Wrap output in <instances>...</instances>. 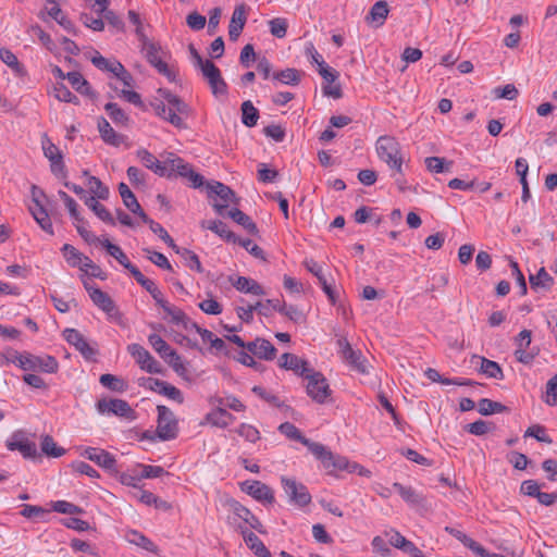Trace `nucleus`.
Instances as JSON below:
<instances>
[{
    "instance_id": "1",
    "label": "nucleus",
    "mask_w": 557,
    "mask_h": 557,
    "mask_svg": "<svg viewBox=\"0 0 557 557\" xmlns=\"http://www.w3.org/2000/svg\"><path fill=\"white\" fill-rule=\"evenodd\" d=\"M278 431L286 437L297 441L305 445L309 451L322 463L327 473L347 470L348 460L339 455L333 454L326 446L305 437L298 428L290 422H284L278 426Z\"/></svg>"
},
{
    "instance_id": "2",
    "label": "nucleus",
    "mask_w": 557,
    "mask_h": 557,
    "mask_svg": "<svg viewBox=\"0 0 557 557\" xmlns=\"http://www.w3.org/2000/svg\"><path fill=\"white\" fill-rule=\"evenodd\" d=\"M157 94L158 97L150 101L154 113L178 129L187 128L185 119L189 116V106L166 88H159Z\"/></svg>"
},
{
    "instance_id": "3",
    "label": "nucleus",
    "mask_w": 557,
    "mask_h": 557,
    "mask_svg": "<svg viewBox=\"0 0 557 557\" xmlns=\"http://www.w3.org/2000/svg\"><path fill=\"white\" fill-rule=\"evenodd\" d=\"M376 152L381 161L385 162L395 174H403L404 157L400 144L392 136H381L376 140Z\"/></svg>"
},
{
    "instance_id": "4",
    "label": "nucleus",
    "mask_w": 557,
    "mask_h": 557,
    "mask_svg": "<svg viewBox=\"0 0 557 557\" xmlns=\"http://www.w3.org/2000/svg\"><path fill=\"white\" fill-rule=\"evenodd\" d=\"M338 354L351 370L361 375L370 374L372 368L367 358L359 349H354L346 337H338L336 341Z\"/></svg>"
},
{
    "instance_id": "5",
    "label": "nucleus",
    "mask_w": 557,
    "mask_h": 557,
    "mask_svg": "<svg viewBox=\"0 0 557 557\" xmlns=\"http://www.w3.org/2000/svg\"><path fill=\"white\" fill-rule=\"evenodd\" d=\"M209 198H218L213 208L219 215L225 216L230 205H238L235 193L226 185L220 182L209 183L207 185Z\"/></svg>"
},
{
    "instance_id": "6",
    "label": "nucleus",
    "mask_w": 557,
    "mask_h": 557,
    "mask_svg": "<svg viewBox=\"0 0 557 557\" xmlns=\"http://www.w3.org/2000/svg\"><path fill=\"white\" fill-rule=\"evenodd\" d=\"M30 193L32 206H29V212L45 232L53 235V226L44 206V200L46 199L44 190L36 185H32Z\"/></svg>"
},
{
    "instance_id": "7",
    "label": "nucleus",
    "mask_w": 557,
    "mask_h": 557,
    "mask_svg": "<svg viewBox=\"0 0 557 557\" xmlns=\"http://www.w3.org/2000/svg\"><path fill=\"white\" fill-rule=\"evenodd\" d=\"M157 411V436L161 441L174 440L178 433V422L175 414L170 408L163 405H159Z\"/></svg>"
},
{
    "instance_id": "8",
    "label": "nucleus",
    "mask_w": 557,
    "mask_h": 557,
    "mask_svg": "<svg viewBox=\"0 0 557 557\" xmlns=\"http://www.w3.org/2000/svg\"><path fill=\"white\" fill-rule=\"evenodd\" d=\"M141 51L145 53L146 60L163 76H165L169 82H175L176 74L175 72L169 67V65L163 61V50L161 46L154 41H150L149 44L141 47Z\"/></svg>"
},
{
    "instance_id": "9",
    "label": "nucleus",
    "mask_w": 557,
    "mask_h": 557,
    "mask_svg": "<svg viewBox=\"0 0 557 557\" xmlns=\"http://www.w3.org/2000/svg\"><path fill=\"white\" fill-rule=\"evenodd\" d=\"M306 380L308 381L306 386L308 396L318 404H325L332 394L325 376L321 372L312 370Z\"/></svg>"
},
{
    "instance_id": "10",
    "label": "nucleus",
    "mask_w": 557,
    "mask_h": 557,
    "mask_svg": "<svg viewBox=\"0 0 557 557\" xmlns=\"http://www.w3.org/2000/svg\"><path fill=\"white\" fill-rule=\"evenodd\" d=\"M5 446L11 451H20L25 459H37L39 457L36 443L30 441L23 430H17L7 440Z\"/></svg>"
},
{
    "instance_id": "11",
    "label": "nucleus",
    "mask_w": 557,
    "mask_h": 557,
    "mask_svg": "<svg viewBox=\"0 0 557 557\" xmlns=\"http://www.w3.org/2000/svg\"><path fill=\"white\" fill-rule=\"evenodd\" d=\"M281 482L289 503L300 508L311 503V495L305 484L286 476H282Z\"/></svg>"
},
{
    "instance_id": "12",
    "label": "nucleus",
    "mask_w": 557,
    "mask_h": 557,
    "mask_svg": "<svg viewBox=\"0 0 557 557\" xmlns=\"http://www.w3.org/2000/svg\"><path fill=\"white\" fill-rule=\"evenodd\" d=\"M20 368L24 371H41L45 373H55L59 369L57 359L52 356H35L24 354V360H20Z\"/></svg>"
},
{
    "instance_id": "13",
    "label": "nucleus",
    "mask_w": 557,
    "mask_h": 557,
    "mask_svg": "<svg viewBox=\"0 0 557 557\" xmlns=\"http://www.w3.org/2000/svg\"><path fill=\"white\" fill-rule=\"evenodd\" d=\"M84 287L88 292V295L94 302L95 306H97L100 310L106 312L109 318H120L121 313L113 301V299L104 292H102L100 288L91 285L89 282L84 281Z\"/></svg>"
},
{
    "instance_id": "14",
    "label": "nucleus",
    "mask_w": 557,
    "mask_h": 557,
    "mask_svg": "<svg viewBox=\"0 0 557 557\" xmlns=\"http://www.w3.org/2000/svg\"><path fill=\"white\" fill-rule=\"evenodd\" d=\"M168 172L171 173V177L175 175H180L182 177L187 178L191 186L197 188L203 184V177L196 173L189 163L185 162L180 157L172 156L166 159Z\"/></svg>"
},
{
    "instance_id": "15",
    "label": "nucleus",
    "mask_w": 557,
    "mask_h": 557,
    "mask_svg": "<svg viewBox=\"0 0 557 557\" xmlns=\"http://www.w3.org/2000/svg\"><path fill=\"white\" fill-rule=\"evenodd\" d=\"M128 352L139 364L140 369L152 374L162 372V366L157 361L151 354L139 344H131Z\"/></svg>"
},
{
    "instance_id": "16",
    "label": "nucleus",
    "mask_w": 557,
    "mask_h": 557,
    "mask_svg": "<svg viewBox=\"0 0 557 557\" xmlns=\"http://www.w3.org/2000/svg\"><path fill=\"white\" fill-rule=\"evenodd\" d=\"M97 411L100 414H114L122 418H134V410L123 399L102 398L97 401Z\"/></svg>"
},
{
    "instance_id": "17",
    "label": "nucleus",
    "mask_w": 557,
    "mask_h": 557,
    "mask_svg": "<svg viewBox=\"0 0 557 557\" xmlns=\"http://www.w3.org/2000/svg\"><path fill=\"white\" fill-rule=\"evenodd\" d=\"M64 339L78 350L86 360H94L98 350L91 346L85 336L76 329H65L63 331Z\"/></svg>"
},
{
    "instance_id": "18",
    "label": "nucleus",
    "mask_w": 557,
    "mask_h": 557,
    "mask_svg": "<svg viewBox=\"0 0 557 557\" xmlns=\"http://www.w3.org/2000/svg\"><path fill=\"white\" fill-rule=\"evenodd\" d=\"M240 488L243 492L263 504L271 505L275 500L273 490L260 481H245L240 484Z\"/></svg>"
},
{
    "instance_id": "19",
    "label": "nucleus",
    "mask_w": 557,
    "mask_h": 557,
    "mask_svg": "<svg viewBox=\"0 0 557 557\" xmlns=\"http://www.w3.org/2000/svg\"><path fill=\"white\" fill-rule=\"evenodd\" d=\"M81 455L90 461H94L99 467L103 468L104 470H114L116 466V460L113 455H111L109 451L97 448V447H86L81 453Z\"/></svg>"
},
{
    "instance_id": "20",
    "label": "nucleus",
    "mask_w": 557,
    "mask_h": 557,
    "mask_svg": "<svg viewBox=\"0 0 557 557\" xmlns=\"http://www.w3.org/2000/svg\"><path fill=\"white\" fill-rule=\"evenodd\" d=\"M278 366L286 370L294 371L297 375L302 377H307L309 373L313 370L308 361L299 358L296 355L285 352L281 356Z\"/></svg>"
},
{
    "instance_id": "21",
    "label": "nucleus",
    "mask_w": 557,
    "mask_h": 557,
    "mask_svg": "<svg viewBox=\"0 0 557 557\" xmlns=\"http://www.w3.org/2000/svg\"><path fill=\"white\" fill-rule=\"evenodd\" d=\"M247 350L259 359L273 360L276 356L274 345L264 338H256L247 343Z\"/></svg>"
},
{
    "instance_id": "22",
    "label": "nucleus",
    "mask_w": 557,
    "mask_h": 557,
    "mask_svg": "<svg viewBox=\"0 0 557 557\" xmlns=\"http://www.w3.org/2000/svg\"><path fill=\"white\" fill-rule=\"evenodd\" d=\"M137 158L141 161V163L153 173L159 176L171 177V173L168 172L166 160L164 162L159 161L151 152L147 149H138Z\"/></svg>"
},
{
    "instance_id": "23",
    "label": "nucleus",
    "mask_w": 557,
    "mask_h": 557,
    "mask_svg": "<svg viewBox=\"0 0 557 557\" xmlns=\"http://www.w3.org/2000/svg\"><path fill=\"white\" fill-rule=\"evenodd\" d=\"M234 420L235 417L232 413H230L226 409L222 407H216L205 416L203 421L200 422V425L210 424L215 428L225 429Z\"/></svg>"
},
{
    "instance_id": "24",
    "label": "nucleus",
    "mask_w": 557,
    "mask_h": 557,
    "mask_svg": "<svg viewBox=\"0 0 557 557\" xmlns=\"http://www.w3.org/2000/svg\"><path fill=\"white\" fill-rule=\"evenodd\" d=\"M97 126L100 137L106 144L119 147L126 143L127 137L116 133L104 117L101 116L98 119Z\"/></svg>"
},
{
    "instance_id": "25",
    "label": "nucleus",
    "mask_w": 557,
    "mask_h": 557,
    "mask_svg": "<svg viewBox=\"0 0 557 557\" xmlns=\"http://www.w3.org/2000/svg\"><path fill=\"white\" fill-rule=\"evenodd\" d=\"M246 21L247 14L245 4L235 7L228 25V36L231 40H237L246 24Z\"/></svg>"
},
{
    "instance_id": "26",
    "label": "nucleus",
    "mask_w": 557,
    "mask_h": 557,
    "mask_svg": "<svg viewBox=\"0 0 557 557\" xmlns=\"http://www.w3.org/2000/svg\"><path fill=\"white\" fill-rule=\"evenodd\" d=\"M42 150L45 157L48 158L51 163L52 173L58 174L59 172H62L64 163L61 151L48 137L42 139Z\"/></svg>"
},
{
    "instance_id": "27",
    "label": "nucleus",
    "mask_w": 557,
    "mask_h": 557,
    "mask_svg": "<svg viewBox=\"0 0 557 557\" xmlns=\"http://www.w3.org/2000/svg\"><path fill=\"white\" fill-rule=\"evenodd\" d=\"M231 508L237 518L242 519L245 523H247L251 529L258 531L259 533H263V525L260 520L245 506L239 504L236 500L231 502Z\"/></svg>"
},
{
    "instance_id": "28",
    "label": "nucleus",
    "mask_w": 557,
    "mask_h": 557,
    "mask_svg": "<svg viewBox=\"0 0 557 557\" xmlns=\"http://www.w3.org/2000/svg\"><path fill=\"white\" fill-rule=\"evenodd\" d=\"M529 282L534 292H548L555 284L554 277L542 267L536 274H530Z\"/></svg>"
},
{
    "instance_id": "29",
    "label": "nucleus",
    "mask_w": 557,
    "mask_h": 557,
    "mask_svg": "<svg viewBox=\"0 0 557 557\" xmlns=\"http://www.w3.org/2000/svg\"><path fill=\"white\" fill-rule=\"evenodd\" d=\"M165 314L170 318L171 323L182 325L185 330H189L191 321L180 308L172 306L166 300L161 305Z\"/></svg>"
},
{
    "instance_id": "30",
    "label": "nucleus",
    "mask_w": 557,
    "mask_h": 557,
    "mask_svg": "<svg viewBox=\"0 0 557 557\" xmlns=\"http://www.w3.org/2000/svg\"><path fill=\"white\" fill-rule=\"evenodd\" d=\"M148 342L151 347L166 361L170 358L178 359L177 352L158 334H150Z\"/></svg>"
},
{
    "instance_id": "31",
    "label": "nucleus",
    "mask_w": 557,
    "mask_h": 557,
    "mask_svg": "<svg viewBox=\"0 0 557 557\" xmlns=\"http://www.w3.org/2000/svg\"><path fill=\"white\" fill-rule=\"evenodd\" d=\"M225 216L231 218L234 222L242 225L249 234L257 235L258 227L257 224L250 219L249 215L244 213L242 210L237 208H232L227 210Z\"/></svg>"
},
{
    "instance_id": "32",
    "label": "nucleus",
    "mask_w": 557,
    "mask_h": 557,
    "mask_svg": "<svg viewBox=\"0 0 557 557\" xmlns=\"http://www.w3.org/2000/svg\"><path fill=\"white\" fill-rule=\"evenodd\" d=\"M388 12L389 10L387 2L384 0H380L372 5L366 20L367 22L374 23L375 26L380 27L384 24L388 15Z\"/></svg>"
},
{
    "instance_id": "33",
    "label": "nucleus",
    "mask_w": 557,
    "mask_h": 557,
    "mask_svg": "<svg viewBox=\"0 0 557 557\" xmlns=\"http://www.w3.org/2000/svg\"><path fill=\"white\" fill-rule=\"evenodd\" d=\"M242 534L248 547L253 550L258 557H272L270 550L265 547L263 542L253 533L247 530H242Z\"/></svg>"
},
{
    "instance_id": "34",
    "label": "nucleus",
    "mask_w": 557,
    "mask_h": 557,
    "mask_svg": "<svg viewBox=\"0 0 557 557\" xmlns=\"http://www.w3.org/2000/svg\"><path fill=\"white\" fill-rule=\"evenodd\" d=\"M233 286L242 293L252 294L256 296L264 295L263 287L249 277L237 276L236 280L233 281Z\"/></svg>"
},
{
    "instance_id": "35",
    "label": "nucleus",
    "mask_w": 557,
    "mask_h": 557,
    "mask_svg": "<svg viewBox=\"0 0 557 557\" xmlns=\"http://www.w3.org/2000/svg\"><path fill=\"white\" fill-rule=\"evenodd\" d=\"M99 244L126 270H129L132 267H134V264L131 263L127 256L120 246L112 244L108 238L99 240Z\"/></svg>"
},
{
    "instance_id": "36",
    "label": "nucleus",
    "mask_w": 557,
    "mask_h": 557,
    "mask_svg": "<svg viewBox=\"0 0 557 557\" xmlns=\"http://www.w3.org/2000/svg\"><path fill=\"white\" fill-rule=\"evenodd\" d=\"M202 227H207L208 230L214 232L216 235H219L227 243H237V235L230 231L227 225L220 220H211L208 221L207 223L203 222Z\"/></svg>"
},
{
    "instance_id": "37",
    "label": "nucleus",
    "mask_w": 557,
    "mask_h": 557,
    "mask_svg": "<svg viewBox=\"0 0 557 557\" xmlns=\"http://www.w3.org/2000/svg\"><path fill=\"white\" fill-rule=\"evenodd\" d=\"M393 488L400 495V497L412 506H419L423 503V496L411 486H405L398 482L393 484Z\"/></svg>"
},
{
    "instance_id": "38",
    "label": "nucleus",
    "mask_w": 557,
    "mask_h": 557,
    "mask_svg": "<svg viewBox=\"0 0 557 557\" xmlns=\"http://www.w3.org/2000/svg\"><path fill=\"white\" fill-rule=\"evenodd\" d=\"M91 63L99 70L104 72H110L114 76L117 74V71H122V63L115 59H107L102 57L99 52L90 59Z\"/></svg>"
},
{
    "instance_id": "39",
    "label": "nucleus",
    "mask_w": 557,
    "mask_h": 557,
    "mask_svg": "<svg viewBox=\"0 0 557 557\" xmlns=\"http://www.w3.org/2000/svg\"><path fill=\"white\" fill-rule=\"evenodd\" d=\"M302 75L304 72L288 67L283 71L275 72L273 74V79L284 85L297 86L300 83Z\"/></svg>"
},
{
    "instance_id": "40",
    "label": "nucleus",
    "mask_w": 557,
    "mask_h": 557,
    "mask_svg": "<svg viewBox=\"0 0 557 557\" xmlns=\"http://www.w3.org/2000/svg\"><path fill=\"white\" fill-rule=\"evenodd\" d=\"M84 175L87 176L86 185L91 195L98 197V199H107L109 197V189L102 184V182L92 175H89L88 171H84Z\"/></svg>"
},
{
    "instance_id": "41",
    "label": "nucleus",
    "mask_w": 557,
    "mask_h": 557,
    "mask_svg": "<svg viewBox=\"0 0 557 557\" xmlns=\"http://www.w3.org/2000/svg\"><path fill=\"white\" fill-rule=\"evenodd\" d=\"M66 79L71 83L73 88L82 95H92L89 83L84 78L79 72H69Z\"/></svg>"
},
{
    "instance_id": "42",
    "label": "nucleus",
    "mask_w": 557,
    "mask_h": 557,
    "mask_svg": "<svg viewBox=\"0 0 557 557\" xmlns=\"http://www.w3.org/2000/svg\"><path fill=\"white\" fill-rule=\"evenodd\" d=\"M259 111L253 107L252 102L247 100L242 103V122L247 127L257 125Z\"/></svg>"
},
{
    "instance_id": "43",
    "label": "nucleus",
    "mask_w": 557,
    "mask_h": 557,
    "mask_svg": "<svg viewBox=\"0 0 557 557\" xmlns=\"http://www.w3.org/2000/svg\"><path fill=\"white\" fill-rule=\"evenodd\" d=\"M481 367L480 371L490 379L503 380L504 373L499 364L493 360L480 357Z\"/></svg>"
},
{
    "instance_id": "44",
    "label": "nucleus",
    "mask_w": 557,
    "mask_h": 557,
    "mask_svg": "<svg viewBox=\"0 0 557 557\" xmlns=\"http://www.w3.org/2000/svg\"><path fill=\"white\" fill-rule=\"evenodd\" d=\"M104 110L110 119L121 126H126L129 122L128 115L117 106L115 102H108L104 106Z\"/></svg>"
},
{
    "instance_id": "45",
    "label": "nucleus",
    "mask_w": 557,
    "mask_h": 557,
    "mask_svg": "<svg viewBox=\"0 0 557 557\" xmlns=\"http://www.w3.org/2000/svg\"><path fill=\"white\" fill-rule=\"evenodd\" d=\"M174 250L185 260L186 265L190 270H194L198 273H202L203 269L201 267L199 257L194 251L186 248H180L177 246L176 248H174Z\"/></svg>"
},
{
    "instance_id": "46",
    "label": "nucleus",
    "mask_w": 557,
    "mask_h": 557,
    "mask_svg": "<svg viewBox=\"0 0 557 557\" xmlns=\"http://www.w3.org/2000/svg\"><path fill=\"white\" fill-rule=\"evenodd\" d=\"M41 451L49 457H61L65 454V449L57 446L54 440L50 435H45L41 437L40 443Z\"/></svg>"
},
{
    "instance_id": "47",
    "label": "nucleus",
    "mask_w": 557,
    "mask_h": 557,
    "mask_svg": "<svg viewBox=\"0 0 557 557\" xmlns=\"http://www.w3.org/2000/svg\"><path fill=\"white\" fill-rule=\"evenodd\" d=\"M48 15L52 17L60 26H62L66 32L76 34V29L74 24L63 14L60 5L51 7L48 10Z\"/></svg>"
},
{
    "instance_id": "48",
    "label": "nucleus",
    "mask_w": 557,
    "mask_h": 557,
    "mask_svg": "<svg viewBox=\"0 0 557 557\" xmlns=\"http://www.w3.org/2000/svg\"><path fill=\"white\" fill-rule=\"evenodd\" d=\"M450 534H453L455 537L461 541L468 548H470L478 556L485 557V555L487 554L486 549L482 545H480L478 542H475L461 531H455L454 529H451Z\"/></svg>"
},
{
    "instance_id": "49",
    "label": "nucleus",
    "mask_w": 557,
    "mask_h": 557,
    "mask_svg": "<svg viewBox=\"0 0 557 557\" xmlns=\"http://www.w3.org/2000/svg\"><path fill=\"white\" fill-rule=\"evenodd\" d=\"M424 162L426 169L433 173L449 172L453 165L451 161L447 162L444 158L440 157H428Z\"/></svg>"
},
{
    "instance_id": "50",
    "label": "nucleus",
    "mask_w": 557,
    "mask_h": 557,
    "mask_svg": "<svg viewBox=\"0 0 557 557\" xmlns=\"http://www.w3.org/2000/svg\"><path fill=\"white\" fill-rule=\"evenodd\" d=\"M119 193L123 200L124 206L133 212V210H139V202L137 198L125 183L119 184Z\"/></svg>"
},
{
    "instance_id": "51",
    "label": "nucleus",
    "mask_w": 557,
    "mask_h": 557,
    "mask_svg": "<svg viewBox=\"0 0 557 557\" xmlns=\"http://www.w3.org/2000/svg\"><path fill=\"white\" fill-rule=\"evenodd\" d=\"M478 410L482 416H490L492 413L505 411L506 406L488 398H482L479 400Z\"/></svg>"
},
{
    "instance_id": "52",
    "label": "nucleus",
    "mask_w": 557,
    "mask_h": 557,
    "mask_svg": "<svg viewBox=\"0 0 557 557\" xmlns=\"http://www.w3.org/2000/svg\"><path fill=\"white\" fill-rule=\"evenodd\" d=\"M53 95L59 101L78 104V98L63 83L53 86Z\"/></svg>"
},
{
    "instance_id": "53",
    "label": "nucleus",
    "mask_w": 557,
    "mask_h": 557,
    "mask_svg": "<svg viewBox=\"0 0 557 557\" xmlns=\"http://www.w3.org/2000/svg\"><path fill=\"white\" fill-rule=\"evenodd\" d=\"M0 59L9 67H11L16 74H23L24 67L18 62L16 55L7 48H0Z\"/></svg>"
},
{
    "instance_id": "54",
    "label": "nucleus",
    "mask_w": 557,
    "mask_h": 557,
    "mask_svg": "<svg viewBox=\"0 0 557 557\" xmlns=\"http://www.w3.org/2000/svg\"><path fill=\"white\" fill-rule=\"evenodd\" d=\"M61 251L70 267L75 268L76 265H81L83 253L74 246L70 244H64L61 248Z\"/></svg>"
},
{
    "instance_id": "55",
    "label": "nucleus",
    "mask_w": 557,
    "mask_h": 557,
    "mask_svg": "<svg viewBox=\"0 0 557 557\" xmlns=\"http://www.w3.org/2000/svg\"><path fill=\"white\" fill-rule=\"evenodd\" d=\"M100 383L113 392H123L126 387V384L122 379L109 373L100 376Z\"/></svg>"
},
{
    "instance_id": "56",
    "label": "nucleus",
    "mask_w": 557,
    "mask_h": 557,
    "mask_svg": "<svg viewBox=\"0 0 557 557\" xmlns=\"http://www.w3.org/2000/svg\"><path fill=\"white\" fill-rule=\"evenodd\" d=\"M86 225H87V222L84 220L83 216H81L79 222L74 221V226H75L77 233L81 235V237L87 244H99V240H102V239L97 237L92 232L88 231Z\"/></svg>"
},
{
    "instance_id": "57",
    "label": "nucleus",
    "mask_w": 557,
    "mask_h": 557,
    "mask_svg": "<svg viewBox=\"0 0 557 557\" xmlns=\"http://www.w3.org/2000/svg\"><path fill=\"white\" fill-rule=\"evenodd\" d=\"M237 434L250 443H256L260 440V432L257 428L248 423H242L236 430Z\"/></svg>"
},
{
    "instance_id": "58",
    "label": "nucleus",
    "mask_w": 557,
    "mask_h": 557,
    "mask_svg": "<svg viewBox=\"0 0 557 557\" xmlns=\"http://www.w3.org/2000/svg\"><path fill=\"white\" fill-rule=\"evenodd\" d=\"M144 251L147 253V258L157 267L169 271L172 270L171 263L163 253L153 251L149 248H145Z\"/></svg>"
},
{
    "instance_id": "59",
    "label": "nucleus",
    "mask_w": 557,
    "mask_h": 557,
    "mask_svg": "<svg viewBox=\"0 0 557 557\" xmlns=\"http://www.w3.org/2000/svg\"><path fill=\"white\" fill-rule=\"evenodd\" d=\"M242 247H244L250 255H252L255 258L264 260V251L261 247L253 244L251 239L249 238H240L237 236V243Z\"/></svg>"
},
{
    "instance_id": "60",
    "label": "nucleus",
    "mask_w": 557,
    "mask_h": 557,
    "mask_svg": "<svg viewBox=\"0 0 557 557\" xmlns=\"http://www.w3.org/2000/svg\"><path fill=\"white\" fill-rule=\"evenodd\" d=\"M270 32L277 38H284L287 33V22L285 18L276 17L269 22Z\"/></svg>"
},
{
    "instance_id": "61",
    "label": "nucleus",
    "mask_w": 557,
    "mask_h": 557,
    "mask_svg": "<svg viewBox=\"0 0 557 557\" xmlns=\"http://www.w3.org/2000/svg\"><path fill=\"white\" fill-rule=\"evenodd\" d=\"M137 468L141 469L140 475L141 479H156L165 474V470L160 466H150V465H137Z\"/></svg>"
},
{
    "instance_id": "62",
    "label": "nucleus",
    "mask_w": 557,
    "mask_h": 557,
    "mask_svg": "<svg viewBox=\"0 0 557 557\" xmlns=\"http://www.w3.org/2000/svg\"><path fill=\"white\" fill-rule=\"evenodd\" d=\"M198 67L201 70V73L208 83L216 79L221 75L219 67L211 60H206L205 63Z\"/></svg>"
},
{
    "instance_id": "63",
    "label": "nucleus",
    "mask_w": 557,
    "mask_h": 557,
    "mask_svg": "<svg viewBox=\"0 0 557 557\" xmlns=\"http://www.w3.org/2000/svg\"><path fill=\"white\" fill-rule=\"evenodd\" d=\"M466 430L473 435L482 436L491 431V423L484 420H476L466 425Z\"/></svg>"
},
{
    "instance_id": "64",
    "label": "nucleus",
    "mask_w": 557,
    "mask_h": 557,
    "mask_svg": "<svg viewBox=\"0 0 557 557\" xmlns=\"http://www.w3.org/2000/svg\"><path fill=\"white\" fill-rule=\"evenodd\" d=\"M546 404L555 406L557 404V374L546 383Z\"/></svg>"
}]
</instances>
